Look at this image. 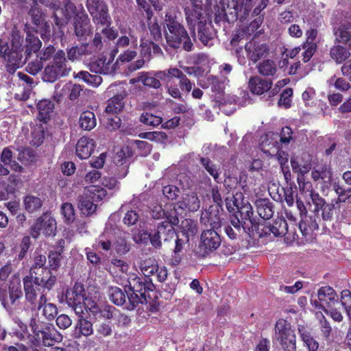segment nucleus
<instances>
[{
  "label": "nucleus",
  "mask_w": 351,
  "mask_h": 351,
  "mask_svg": "<svg viewBox=\"0 0 351 351\" xmlns=\"http://www.w3.org/2000/svg\"><path fill=\"white\" fill-rule=\"evenodd\" d=\"M338 32L337 40L348 45L351 49V26L341 25L339 27Z\"/></svg>",
  "instance_id": "58"
},
{
  "label": "nucleus",
  "mask_w": 351,
  "mask_h": 351,
  "mask_svg": "<svg viewBox=\"0 0 351 351\" xmlns=\"http://www.w3.org/2000/svg\"><path fill=\"white\" fill-rule=\"evenodd\" d=\"M75 78H79L86 82L88 85L97 87L102 82V78L99 75H92L88 71H80L75 76Z\"/></svg>",
  "instance_id": "49"
},
{
  "label": "nucleus",
  "mask_w": 351,
  "mask_h": 351,
  "mask_svg": "<svg viewBox=\"0 0 351 351\" xmlns=\"http://www.w3.org/2000/svg\"><path fill=\"white\" fill-rule=\"evenodd\" d=\"M53 108L54 104L49 99L40 100L37 104V109L38 110V120L46 123L50 119Z\"/></svg>",
  "instance_id": "35"
},
{
  "label": "nucleus",
  "mask_w": 351,
  "mask_h": 351,
  "mask_svg": "<svg viewBox=\"0 0 351 351\" xmlns=\"http://www.w3.org/2000/svg\"><path fill=\"white\" fill-rule=\"evenodd\" d=\"M85 289L80 282H75L73 287L67 289L65 293L66 302L76 314H83L85 307Z\"/></svg>",
  "instance_id": "13"
},
{
  "label": "nucleus",
  "mask_w": 351,
  "mask_h": 351,
  "mask_svg": "<svg viewBox=\"0 0 351 351\" xmlns=\"http://www.w3.org/2000/svg\"><path fill=\"white\" fill-rule=\"evenodd\" d=\"M89 68L91 72H94L97 74H108L112 71L110 60L107 61V58L105 56H101L92 61L89 64Z\"/></svg>",
  "instance_id": "32"
},
{
  "label": "nucleus",
  "mask_w": 351,
  "mask_h": 351,
  "mask_svg": "<svg viewBox=\"0 0 351 351\" xmlns=\"http://www.w3.org/2000/svg\"><path fill=\"white\" fill-rule=\"evenodd\" d=\"M147 23L150 35L153 40L155 41L160 40L162 39V32L160 26L156 21V19H155L154 22L152 21V19L149 21L147 20Z\"/></svg>",
  "instance_id": "63"
},
{
  "label": "nucleus",
  "mask_w": 351,
  "mask_h": 351,
  "mask_svg": "<svg viewBox=\"0 0 351 351\" xmlns=\"http://www.w3.org/2000/svg\"><path fill=\"white\" fill-rule=\"evenodd\" d=\"M332 189L338 196L337 199H333L335 204L345 202L351 196V187L346 189L339 182L332 184Z\"/></svg>",
  "instance_id": "47"
},
{
  "label": "nucleus",
  "mask_w": 351,
  "mask_h": 351,
  "mask_svg": "<svg viewBox=\"0 0 351 351\" xmlns=\"http://www.w3.org/2000/svg\"><path fill=\"white\" fill-rule=\"evenodd\" d=\"M126 96L125 91L118 93L108 100V104L106 108V112L108 114H117L124 108V99Z\"/></svg>",
  "instance_id": "31"
},
{
  "label": "nucleus",
  "mask_w": 351,
  "mask_h": 351,
  "mask_svg": "<svg viewBox=\"0 0 351 351\" xmlns=\"http://www.w3.org/2000/svg\"><path fill=\"white\" fill-rule=\"evenodd\" d=\"M300 218L299 228L304 236L317 230L322 220L319 213L314 211H311L309 214L307 213Z\"/></svg>",
  "instance_id": "19"
},
{
  "label": "nucleus",
  "mask_w": 351,
  "mask_h": 351,
  "mask_svg": "<svg viewBox=\"0 0 351 351\" xmlns=\"http://www.w3.org/2000/svg\"><path fill=\"white\" fill-rule=\"evenodd\" d=\"M189 1L191 7L186 8L184 13L190 32L195 35L196 21L209 16L207 12L210 8L213 0H206V4L203 3V0Z\"/></svg>",
  "instance_id": "8"
},
{
  "label": "nucleus",
  "mask_w": 351,
  "mask_h": 351,
  "mask_svg": "<svg viewBox=\"0 0 351 351\" xmlns=\"http://www.w3.org/2000/svg\"><path fill=\"white\" fill-rule=\"evenodd\" d=\"M126 292L118 287H110L108 289L110 300L117 306H122L126 303Z\"/></svg>",
  "instance_id": "40"
},
{
  "label": "nucleus",
  "mask_w": 351,
  "mask_h": 351,
  "mask_svg": "<svg viewBox=\"0 0 351 351\" xmlns=\"http://www.w3.org/2000/svg\"><path fill=\"white\" fill-rule=\"evenodd\" d=\"M256 211L258 215L267 221V219L271 218L274 213V205L267 198L258 199L255 202Z\"/></svg>",
  "instance_id": "28"
},
{
  "label": "nucleus",
  "mask_w": 351,
  "mask_h": 351,
  "mask_svg": "<svg viewBox=\"0 0 351 351\" xmlns=\"http://www.w3.org/2000/svg\"><path fill=\"white\" fill-rule=\"evenodd\" d=\"M156 76L165 83L168 93L175 99L182 100L181 91L189 93L194 86L183 71L175 67L156 71Z\"/></svg>",
  "instance_id": "4"
},
{
  "label": "nucleus",
  "mask_w": 351,
  "mask_h": 351,
  "mask_svg": "<svg viewBox=\"0 0 351 351\" xmlns=\"http://www.w3.org/2000/svg\"><path fill=\"white\" fill-rule=\"evenodd\" d=\"M45 291H51L57 282V276L50 269H44L36 274H29Z\"/></svg>",
  "instance_id": "20"
},
{
  "label": "nucleus",
  "mask_w": 351,
  "mask_h": 351,
  "mask_svg": "<svg viewBox=\"0 0 351 351\" xmlns=\"http://www.w3.org/2000/svg\"><path fill=\"white\" fill-rule=\"evenodd\" d=\"M311 177L315 182L322 180L324 182H330L332 180V172L326 165H318L311 171Z\"/></svg>",
  "instance_id": "34"
},
{
  "label": "nucleus",
  "mask_w": 351,
  "mask_h": 351,
  "mask_svg": "<svg viewBox=\"0 0 351 351\" xmlns=\"http://www.w3.org/2000/svg\"><path fill=\"white\" fill-rule=\"evenodd\" d=\"M258 71L264 76H274L277 72V67L275 62L272 60H264L258 67Z\"/></svg>",
  "instance_id": "48"
},
{
  "label": "nucleus",
  "mask_w": 351,
  "mask_h": 351,
  "mask_svg": "<svg viewBox=\"0 0 351 351\" xmlns=\"http://www.w3.org/2000/svg\"><path fill=\"white\" fill-rule=\"evenodd\" d=\"M230 225L224 227V231L226 235L232 240L237 239L242 232V226L241 223L236 219L230 220Z\"/></svg>",
  "instance_id": "45"
},
{
  "label": "nucleus",
  "mask_w": 351,
  "mask_h": 351,
  "mask_svg": "<svg viewBox=\"0 0 351 351\" xmlns=\"http://www.w3.org/2000/svg\"><path fill=\"white\" fill-rule=\"evenodd\" d=\"M211 90L217 94H222L225 89L224 81L220 80L217 76L210 75L208 78Z\"/></svg>",
  "instance_id": "60"
},
{
  "label": "nucleus",
  "mask_w": 351,
  "mask_h": 351,
  "mask_svg": "<svg viewBox=\"0 0 351 351\" xmlns=\"http://www.w3.org/2000/svg\"><path fill=\"white\" fill-rule=\"evenodd\" d=\"M200 163L207 171V172L213 178L215 182H219V169L209 158L202 157Z\"/></svg>",
  "instance_id": "50"
},
{
  "label": "nucleus",
  "mask_w": 351,
  "mask_h": 351,
  "mask_svg": "<svg viewBox=\"0 0 351 351\" xmlns=\"http://www.w3.org/2000/svg\"><path fill=\"white\" fill-rule=\"evenodd\" d=\"M176 204L179 208L195 212L199 208L200 201L195 193H191L186 194L182 200L177 202Z\"/></svg>",
  "instance_id": "30"
},
{
  "label": "nucleus",
  "mask_w": 351,
  "mask_h": 351,
  "mask_svg": "<svg viewBox=\"0 0 351 351\" xmlns=\"http://www.w3.org/2000/svg\"><path fill=\"white\" fill-rule=\"evenodd\" d=\"M245 49L246 51L247 57L253 62H256L269 51V48L266 43H261L254 39L246 43Z\"/></svg>",
  "instance_id": "22"
},
{
  "label": "nucleus",
  "mask_w": 351,
  "mask_h": 351,
  "mask_svg": "<svg viewBox=\"0 0 351 351\" xmlns=\"http://www.w3.org/2000/svg\"><path fill=\"white\" fill-rule=\"evenodd\" d=\"M226 1L228 10L230 11L229 20L230 21L234 23L239 20L241 22H243L248 18L252 11L250 8L241 4L239 0H226Z\"/></svg>",
  "instance_id": "21"
},
{
  "label": "nucleus",
  "mask_w": 351,
  "mask_h": 351,
  "mask_svg": "<svg viewBox=\"0 0 351 351\" xmlns=\"http://www.w3.org/2000/svg\"><path fill=\"white\" fill-rule=\"evenodd\" d=\"M128 291L126 292V308L135 309L140 304H147L151 293L155 294L156 287L153 282H143V278L136 274H131L128 278Z\"/></svg>",
  "instance_id": "3"
},
{
  "label": "nucleus",
  "mask_w": 351,
  "mask_h": 351,
  "mask_svg": "<svg viewBox=\"0 0 351 351\" xmlns=\"http://www.w3.org/2000/svg\"><path fill=\"white\" fill-rule=\"evenodd\" d=\"M93 198L88 195L80 196L78 208L82 215L90 216L95 212L97 205L93 203Z\"/></svg>",
  "instance_id": "37"
},
{
  "label": "nucleus",
  "mask_w": 351,
  "mask_h": 351,
  "mask_svg": "<svg viewBox=\"0 0 351 351\" xmlns=\"http://www.w3.org/2000/svg\"><path fill=\"white\" fill-rule=\"evenodd\" d=\"M67 75L65 53L63 50H58L53 56V62L45 68L43 79L45 82H53Z\"/></svg>",
  "instance_id": "9"
},
{
  "label": "nucleus",
  "mask_w": 351,
  "mask_h": 351,
  "mask_svg": "<svg viewBox=\"0 0 351 351\" xmlns=\"http://www.w3.org/2000/svg\"><path fill=\"white\" fill-rule=\"evenodd\" d=\"M225 201L226 208L230 213V220L236 218L241 223L243 231L250 237L254 239L272 240L275 237H282L287 234L288 224L285 218L278 217L272 223L265 221L255 223L252 206L247 201L242 199L239 203L235 196L231 199L227 197Z\"/></svg>",
  "instance_id": "1"
},
{
  "label": "nucleus",
  "mask_w": 351,
  "mask_h": 351,
  "mask_svg": "<svg viewBox=\"0 0 351 351\" xmlns=\"http://www.w3.org/2000/svg\"><path fill=\"white\" fill-rule=\"evenodd\" d=\"M230 11L228 10V5L224 3H222V8H220L219 5L215 7V23L219 24L221 22H228V23H232L229 20L230 15Z\"/></svg>",
  "instance_id": "51"
},
{
  "label": "nucleus",
  "mask_w": 351,
  "mask_h": 351,
  "mask_svg": "<svg viewBox=\"0 0 351 351\" xmlns=\"http://www.w3.org/2000/svg\"><path fill=\"white\" fill-rule=\"evenodd\" d=\"M22 51L21 49L12 48L7 53L5 58H7L8 62H14L23 65L25 61L23 60Z\"/></svg>",
  "instance_id": "64"
},
{
  "label": "nucleus",
  "mask_w": 351,
  "mask_h": 351,
  "mask_svg": "<svg viewBox=\"0 0 351 351\" xmlns=\"http://www.w3.org/2000/svg\"><path fill=\"white\" fill-rule=\"evenodd\" d=\"M275 339L284 351L297 350V338L291 324L285 319L277 320L274 327Z\"/></svg>",
  "instance_id": "6"
},
{
  "label": "nucleus",
  "mask_w": 351,
  "mask_h": 351,
  "mask_svg": "<svg viewBox=\"0 0 351 351\" xmlns=\"http://www.w3.org/2000/svg\"><path fill=\"white\" fill-rule=\"evenodd\" d=\"M25 301L34 310H40L43 304L47 302V292L32 278L27 275L22 279Z\"/></svg>",
  "instance_id": "7"
},
{
  "label": "nucleus",
  "mask_w": 351,
  "mask_h": 351,
  "mask_svg": "<svg viewBox=\"0 0 351 351\" xmlns=\"http://www.w3.org/2000/svg\"><path fill=\"white\" fill-rule=\"evenodd\" d=\"M330 56L337 64H341L350 56V53L346 47L337 45L330 48Z\"/></svg>",
  "instance_id": "39"
},
{
  "label": "nucleus",
  "mask_w": 351,
  "mask_h": 351,
  "mask_svg": "<svg viewBox=\"0 0 351 351\" xmlns=\"http://www.w3.org/2000/svg\"><path fill=\"white\" fill-rule=\"evenodd\" d=\"M337 204L334 200L331 203H326L320 211H322V219L324 221H332L333 220L334 215L337 213L338 208L335 206Z\"/></svg>",
  "instance_id": "52"
},
{
  "label": "nucleus",
  "mask_w": 351,
  "mask_h": 351,
  "mask_svg": "<svg viewBox=\"0 0 351 351\" xmlns=\"http://www.w3.org/2000/svg\"><path fill=\"white\" fill-rule=\"evenodd\" d=\"M221 239L217 230L207 229L202 231L198 246L199 256L206 257L221 245Z\"/></svg>",
  "instance_id": "12"
},
{
  "label": "nucleus",
  "mask_w": 351,
  "mask_h": 351,
  "mask_svg": "<svg viewBox=\"0 0 351 351\" xmlns=\"http://www.w3.org/2000/svg\"><path fill=\"white\" fill-rule=\"evenodd\" d=\"M284 189L285 200L288 206H292L294 204V198L297 196V187L294 184H290Z\"/></svg>",
  "instance_id": "61"
},
{
  "label": "nucleus",
  "mask_w": 351,
  "mask_h": 351,
  "mask_svg": "<svg viewBox=\"0 0 351 351\" xmlns=\"http://www.w3.org/2000/svg\"><path fill=\"white\" fill-rule=\"evenodd\" d=\"M62 249L60 251H49L47 255L48 258V269L52 271H57L61 266L62 260Z\"/></svg>",
  "instance_id": "43"
},
{
  "label": "nucleus",
  "mask_w": 351,
  "mask_h": 351,
  "mask_svg": "<svg viewBox=\"0 0 351 351\" xmlns=\"http://www.w3.org/2000/svg\"><path fill=\"white\" fill-rule=\"evenodd\" d=\"M142 138H145L152 141H156L161 143H165L167 141V135L163 132H146L139 134Z\"/></svg>",
  "instance_id": "55"
},
{
  "label": "nucleus",
  "mask_w": 351,
  "mask_h": 351,
  "mask_svg": "<svg viewBox=\"0 0 351 351\" xmlns=\"http://www.w3.org/2000/svg\"><path fill=\"white\" fill-rule=\"evenodd\" d=\"M74 33L79 40L86 39L91 34V25L84 10L76 13L73 18Z\"/></svg>",
  "instance_id": "17"
},
{
  "label": "nucleus",
  "mask_w": 351,
  "mask_h": 351,
  "mask_svg": "<svg viewBox=\"0 0 351 351\" xmlns=\"http://www.w3.org/2000/svg\"><path fill=\"white\" fill-rule=\"evenodd\" d=\"M34 25L33 29L36 34H40L45 43L49 40L51 37L49 24L45 21L42 10L36 5L32 6L28 12Z\"/></svg>",
  "instance_id": "16"
},
{
  "label": "nucleus",
  "mask_w": 351,
  "mask_h": 351,
  "mask_svg": "<svg viewBox=\"0 0 351 351\" xmlns=\"http://www.w3.org/2000/svg\"><path fill=\"white\" fill-rule=\"evenodd\" d=\"M61 214L66 223H72L75 219L73 206L69 202L63 203L61 206Z\"/></svg>",
  "instance_id": "57"
},
{
  "label": "nucleus",
  "mask_w": 351,
  "mask_h": 351,
  "mask_svg": "<svg viewBox=\"0 0 351 351\" xmlns=\"http://www.w3.org/2000/svg\"><path fill=\"white\" fill-rule=\"evenodd\" d=\"M29 326L38 345L45 347L53 346L63 339L62 335L51 324H38L35 318H32Z\"/></svg>",
  "instance_id": "5"
},
{
  "label": "nucleus",
  "mask_w": 351,
  "mask_h": 351,
  "mask_svg": "<svg viewBox=\"0 0 351 351\" xmlns=\"http://www.w3.org/2000/svg\"><path fill=\"white\" fill-rule=\"evenodd\" d=\"M91 51L89 49V45L88 43H83L80 46H73L67 49V58L69 60L74 61L83 55L90 53Z\"/></svg>",
  "instance_id": "41"
},
{
  "label": "nucleus",
  "mask_w": 351,
  "mask_h": 351,
  "mask_svg": "<svg viewBox=\"0 0 351 351\" xmlns=\"http://www.w3.org/2000/svg\"><path fill=\"white\" fill-rule=\"evenodd\" d=\"M165 217L166 220L162 222L171 223L173 226H178L179 223L178 212L175 205H170L167 207L165 211Z\"/></svg>",
  "instance_id": "54"
},
{
  "label": "nucleus",
  "mask_w": 351,
  "mask_h": 351,
  "mask_svg": "<svg viewBox=\"0 0 351 351\" xmlns=\"http://www.w3.org/2000/svg\"><path fill=\"white\" fill-rule=\"evenodd\" d=\"M42 47V42L37 36H35L30 30L26 32L24 55L25 61L32 55V53H37Z\"/></svg>",
  "instance_id": "29"
},
{
  "label": "nucleus",
  "mask_w": 351,
  "mask_h": 351,
  "mask_svg": "<svg viewBox=\"0 0 351 351\" xmlns=\"http://www.w3.org/2000/svg\"><path fill=\"white\" fill-rule=\"evenodd\" d=\"M25 210L33 214L38 212L43 205V201L39 197L33 195H27L23 199Z\"/></svg>",
  "instance_id": "38"
},
{
  "label": "nucleus",
  "mask_w": 351,
  "mask_h": 351,
  "mask_svg": "<svg viewBox=\"0 0 351 351\" xmlns=\"http://www.w3.org/2000/svg\"><path fill=\"white\" fill-rule=\"evenodd\" d=\"M175 241V246L173 250V261L175 265H178L182 260V256L184 255V250L186 245L189 242V239L185 238L180 234H178L173 239Z\"/></svg>",
  "instance_id": "33"
},
{
  "label": "nucleus",
  "mask_w": 351,
  "mask_h": 351,
  "mask_svg": "<svg viewBox=\"0 0 351 351\" xmlns=\"http://www.w3.org/2000/svg\"><path fill=\"white\" fill-rule=\"evenodd\" d=\"M56 231V221L49 211L44 212L34 221L30 228V235L37 239L40 232L46 237L55 236Z\"/></svg>",
  "instance_id": "10"
},
{
  "label": "nucleus",
  "mask_w": 351,
  "mask_h": 351,
  "mask_svg": "<svg viewBox=\"0 0 351 351\" xmlns=\"http://www.w3.org/2000/svg\"><path fill=\"white\" fill-rule=\"evenodd\" d=\"M95 147L93 139L82 136L75 146L76 154L80 159H87L90 156Z\"/></svg>",
  "instance_id": "27"
},
{
  "label": "nucleus",
  "mask_w": 351,
  "mask_h": 351,
  "mask_svg": "<svg viewBox=\"0 0 351 351\" xmlns=\"http://www.w3.org/2000/svg\"><path fill=\"white\" fill-rule=\"evenodd\" d=\"M136 2L138 11L141 14L145 13L147 20L149 21L154 15V12L149 2L147 0H136Z\"/></svg>",
  "instance_id": "62"
},
{
  "label": "nucleus",
  "mask_w": 351,
  "mask_h": 351,
  "mask_svg": "<svg viewBox=\"0 0 351 351\" xmlns=\"http://www.w3.org/2000/svg\"><path fill=\"white\" fill-rule=\"evenodd\" d=\"M317 298L322 309L331 305L339 304L337 293L332 287L329 286L320 287L317 292Z\"/></svg>",
  "instance_id": "23"
},
{
  "label": "nucleus",
  "mask_w": 351,
  "mask_h": 351,
  "mask_svg": "<svg viewBox=\"0 0 351 351\" xmlns=\"http://www.w3.org/2000/svg\"><path fill=\"white\" fill-rule=\"evenodd\" d=\"M97 125V120L93 112L90 110L83 111L79 117L80 128L85 131H90Z\"/></svg>",
  "instance_id": "36"
},
{
  "label": "nucleus",
  "mask_w": 351,
  "mask_h": 351,
  "mask_svg": "<svg viewBox=\"0 0 351 351\" xmlns=\"http://www.w3.org/2000/svg\"><path fill=\"white\" fill-rule=\"evenodd\" d=\"M8 293L10 304H14L16 300L23 297L21 280L18 273L14 274L10 278L8 284Z\"/></svg>",
  "instance_id": "26"
},
{
  "label": "nucleus",
  "mask_w": 351,
  "mask_h": 351,
  "mask_svg": "<svg viewBox=\"0 0 351 351\" xmlns=\"http://www.w3.org/2000/svg\"><path fill=\"white\" fill-rule=\"evenodd\" d=\"M191 34L194 38L197 37L198 40L204 46H213L216 32L213 29L209 16L203 19H198V21H196L195 27V35L191 33Z\"/></svg>",
  "instance_id": "14"
},
{
  "label": "nucleus",
  "mask_w": 351,
  "mask_h": 351,
  "mask_svg": "<svg viewBox=\"0 0 351 351\" xmlns=\"http://www.w3.org/2000/svg\"><path fill=\"white\" fill-rule=\"evenodd\" d=\"M273 82L270 79H263L259 76L251 77L249 80L248 86L254 95H261L271 88Z\"/></svg>",
  "instance_id": "24"
},
{
  "label": "nucleus",
  "mask_w": 351,
  "mask_h": 351,
  "mask_svg": "<svg viewBox=\"0 0 351 351\" xmlns=\"http://www.w3.org/2000/svg\"><path fill=\"white\" fill-rule=\"evenodd\" d=\"M140 269L145 276L143 282H148L149 280L152 282L151 276L156 275L157 280L163 282L168 276L167 267L165 266L159 267L157 261L151 258L143 261L140 264Z\"/></svg>",
  "instance_id": "15"
},
{
  "label": "nucleus",
  "mask_w": 351,
  "mask_h": 351,
  "mask_svg": "<svg viewBox=\"0 0 351 351\" xmlns=\"http://www.w3.org/2000/svg\"><path fill=\"white\" fill-rule=\"evenodd\" d=\"M160 78L156 76V73L153 75L149 72H143L138 77V82H141L145 86L154 88H158L161 84Z\"/></svg>",
  "instance_id": "42"
},
{
  "label": "nucleus",
  "mask_w": 351,
  "mask_h": 351,
  "mask_svg": "<svg viewBox=\"0 0 351 351\" xmlns=\"http://www.w3.org/2000/svg\"><path fill=\"white\" fill-rule=\"evenodd\" d=\"M140 121L146 125L156 127L162 123V118L152 113L143 112L141 115Z\"/></svg>",
  "instance_id": "56"
},
{
  "label": "nucleus",
  "mask_w": 351,
  "mask_h": 351,
  "mask_svg": "<svg viewBox=\"0 0 351 351\" xmlns=\"http://www.w3.org/2000/svg\"><path fill=\"white\" fill-rule=\"evenodd\" d=\"M197 232V226L196 223L191 219H186L182 221V226H181V236L189 239L190 240V238L193 237Z\"/></svg>",
  "instance_id": "44"
},
{
  "label": "nucleus",
  "mask_w": 351,
  "mask_h": 351,
  "mask_svg": "<svg viewBox=\"0 0 351 351\" xmlns=\"http://www.w3.org/2000/svg\"><path fill=\"white\" fill-rule=\"evenodd\" d=\"M167 32L165 38L167 44L173 49L182 48L186 51H191L194 45L182 24V20L175 12H167L165 17Z\"/></svg>",
  "instance_id": "2"
},
{
  "label": "nucleus",
  "mask_w": 351,
  "mask_h": 351,
  "mask_svg": "<svg viewBox=\"0 0 351 351\" xmlns=\"http://www.w3.org/2000/svg\"><path fill=\"white\" fill-rule=\"evenodd\" d=\"M88 11L93 17L94 23L97 25L110 26L111 18L108 13L106 3L102 0H86V3Z\"/></svg>",
  "instance_id": "11"
},
{
  "label": "nucleus",
  "mask_w": 351,
  "mask_h": 351,
  "mask_svg": "<svg viewBox=\"0 0 351 351\" xmlns=\"http://www.w3.org/2000/svg\"><path fill=\"white\" fill-rule=\"evenodd\" d=\"M93 323L80 314L73 332V338L79 339L82 337H88L93 334Z\"/></svg>",
  "instance_id": "25"
},
{
  "label": "nucleus",
  "mask_w": 351,
  "mask_h": 351,
  "mask_svg": "<svg viewBox=\"0 0 351 351\" xmlns=\"http://www.w3.org/2000/svg\"><path fill=\"white\" fill-rule=\"evenodd\" d=\"M43 315L47 320H53L58 315V308L56 305L47 302L42 306Z\"/></svg>",
  "instance_id": "59"
},
{
  "label": "nucleus",
  "mask_w": 351,
  "mask_h": 351,
  "mask_svg": "<svg viewBox=\"0 0 351 351\" xmlns=\"http://www.w3.org/2000/svg\"><path fill=\"white\" fill-rule=\"evenodd\" d=\"M159 232L163 237L165 242L171 241L178 235L174 226L166 222H160L158 224Z\"/></svg>",
  "instance_id": "46"
},
{
  "label": "nucleus",
  "mask_w": 351,
  "mask_h": 351,
  "mask_svg": "<svg viewBox=\"0 0 351 351\" xmlns=\"http://www.w3.org/2000/svg\"><path fill=\"white\" fill-rule=\"evenodd\" d=\"M47 258L45 255L39 254L34 257L33 264L30 267L29 274H36L48 269L46 265Z\"/></svg>",
  "instance_id": "53"
},
{
  "label": "nucleus",
  "mask_w": 351,
  "mask_h": 351,
  "mask_svg": "<svg viewBox=\"0 0 351 351\" xmlns=\"http://www.w3.org/2000/svg\"><path fill=\"white\" fill-rule=\"evenodd\" d=\"M223 208H220L219 206H210L208 210L202 213L200 222L206 226H209L210 229L217 230L221 226L222 220L223 219Z\"/></svg>",
  "instance_id": "18"
}]
</instances>
